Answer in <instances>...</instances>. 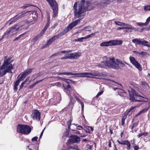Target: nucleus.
<instances>
[{
  "mask_svg": "<svg viewBox=\"0 0 150 150\" xmlns=\"http://www.w3.org/2000/svg\"><path fill=\"white\" fill-rule=\"evenodd\" d=\"M123 42L121 40H111L109 41L102 42L100 44L101 46H109L120 45Z\"/></svg>",
  "mask_w": 150,
  "mask_h": 150,
  "instance_id": "obj_8",
  "label": "nucleus"
},
{
  "mask_svg": "<svg viewBox=\"0 0 150 150\" xmlns=\"http://www.w3.org/2000/svg\"><path fill=\"white\" fill-rule=\"evenodd\" d=\"M58 54H60V52H59L55 53L54 54H52L50 57V58L52 57H53L56 56L58 55Z\"/></svg>",
  "mask_w": 150,
  "mask_h": 150,
  "instance_id": "obj_47",
  "label": "nucleus"
},
{
  "mask_svg": "<svg viewBox=\"0 0 150 150\" xmlns=\"http://www.w3.org/2000/svg\"><path fill=\"white\" fill-rule=\"evenodd\" d=\"M125 92L124 90L119 88L118 90V94L120 96H122L123 93H125Z\"/></svg>",
  "mask_w": 150,
  "mask_h": 150,
  "instance_id": "obj_32",
  "label": "nucleus"
},
{
  "mask_svg": "<svg viewBox=\"0 0 150 150\" xmlns=\"http://www.w3.org/2000/svg\"><path fill=\"white\" fill-rule=\"evenodd\" d=\"M138 124V122H136L134 123L133 124L131 125L130 126L131 129L132 130L134 127H136Z\"/></svg>",
  "mask_w": 150,
  "mask_h": 150,
  "instance_id": "obj_35",
  "label": "nucleus"
},
{
  "mask_svg": "<svg viewBox=\"0 0 150 150\" xmlns=\"http://www.w3.org/2000/svg\"><path fill=\"white\" fill-rule=\"evenodd\" d=\"M95 33H92L88 35H87L85 37H81L80 38H78V42H83V40L84 39H87L88 38H90L91 37H93L94 36Z\"/></svg>",
  "mask_w": 150,
  "mask_h": 150,
  "instance_id": "obj_19",
  "label": "nucleus"
},
{
  "mask_svg": "<svg viewBox=\"0 0 150 150\" xmlns=\"http://www.w3.org/2000/svg\"><path fill=\"white\" fill-rule=\"evenodd\" d=\"M16 128L18 133L26 135L29 134L32 130L29 126L26 125L18 124L17 125Z\"/></svg>",
  "mask_w": 150,
  "mask_h": 150,
  "instance_id": "obj_5",
  "label": "nucleus"
},
{
  "mask_svg": "<svg viewBox=\"0 0 150 150\" xmlns=\"http://www.w3.org/2000/svg\"><path fill=\"white\" fill-rule=\"evenodd\" d=\"M17 25H16L13 26L12 28H11L10 29V30H11L12 33H13L14 32H16L17 31L19 28V27H17Z\"/></svg>",
  "mask_w": 150,
  "mask_h": 150,
  "instance_id": "obj_24",
  "label": "nucleus"
},
{
  "mask_svg": "<svg viewBox=\"0 0 150 150\" xmlns=\"http://www.w3.org/2000/svg\"><path fill=\"white\" fill-rule=\"evenodd\" d=\"M14 65H13L12 64H10V61L6 59L4 61L2 65L0 67V69L1 70H3L4 69H7L9 67H12L11 70L13 69Z\"/></svg>",
  "mask_w": 150,
  "mask_h": 150,
  "instance_id": "obj_12",
  "label": "nucleus"
},
{
  "mask_svg": "<svg viewBox=\"0 0 150 150\" xmlns=\"http://www.w3.org/2000/svg\"><path fill=\"white\" fill-rule=\"evenodd\" d=\"M80 103L81 105L82 110L83 111L84 109V104L81 101H80Z\"/></svg>",
  "mask_w": 150,
  "mask_h": 150,
  "instance_id": "obj_50",
  "label": "nucleus"
},
{
  "mask_svg": "<svg viewBox=\"0 0 150 150\" xmlns=\"http://www.w3.org/2000/svg\"><path fill=\"white\" fill-rule=\"evenodd\" d=\"M141 45L144 46H147L148 47H150V44L149 42L143 39H142Z\"/></svg>",
  "mask_w": 150,
  "mask_h": 150,
  "instance_id": "obj_23",
  "label": "nucleus"
},
{
  "mask_svg": "<svg viewBox=\"0 0 150 150\" xmlns=\"http://www.w3.org/2000/svg\"><path fill=\"white\" fill-rule=\"evenodd\" d=\"M33 69V68L26 69L21 74V76L24 79L28 75L30 74L32 72Z\"/></svg>",
  "mask_w": 150,
  "mask_h": 150,
  "instance_id": "obj_16",
  "label": "nucleus"
},
{
  "mask_svg": "<svg viewBox=\"0 0 150 150\" xmlns=\"http://www.w3.org/2000/svg\"><path fill=\"white\" fill-rule=\"evenodd\" d=\"M47 22L46 24L50 25V14L48 13H47Z\"/></svg>",
  "mask_w": 150,
  "mask_h": 150,
  "instance_id": "obj_36",
  "label": "nucleus"
},
{
  "mask_svg": "<svg viewBox=\"0 0 150 150\" xmlns=\"http://www.w3.org/2000/svg\"><path fill=\"white\" fill-rule=\"evenodd\" d=\"M82 18H79L75 21H73L69 24L67 27L65 28L63 31L58 34L57 35H54L52 37V38L50 39L48 42H51L55 40L58 39L59 38L64 35L66 33L70 31L73 28L80 22Z\"/></svg>",
  "mask_w": 150,
  "mask_h": 150,
  "instance_id": "obj_1",
  "label": "nucleus"
},
{
  "mask_svg": "<svg viewBox=\"0 0 150 150\" xmlns=\"http://www.w3.org/2000/svg\"><path fill=\"white\" fill-rule=\"evenodd\" d=\"M128 92L129 96V100L132 101H135L138 102H141V100H135V97L137 96L140 97L144 98L143 97L141 96L137 92L132 88L130 90H128Z\"/></svg>",
  "mask_w": 150,
  "mask_h": 150,
  "instance_id": "obj_7",
  "label": "nucleus"
},
{
  "mask_svg": "<svg viewBox=\"0 0 150 150\" xmlns=\"http://www.w3.org/2000/svg\"><path fill=\"white\" fill-rule=\"evenodd\" d=\"M127 118V116L126 115H124L122 116L121 119V123L122 125L124 127L125 126V120Z\"/></svg>",
  "mask_w": 150,
  "mask_h": 150,
  "instance_id": "obj_30",
  "label": "nucleus"
},
{
  "mask_svg": "<svg viewBox=\"0 0 150 150\" xmlns=\"http://www.w3.org/2000/svg\"><path fill=\"white\" fill-rule=\"evenodd\" d=\"M43 80V79L41 80H40L37 81H36V82L34 83V84L35 85H36V84H38L39 83H40V82H41Z\"/></svg>",
  "mask_w": 150,
  "mask_h": 150,
  "instance_id": "obj_62",
  "label": "nucleus"
},
{
  "mask_svg": "<svg viewBox=\"0 0 150 150\" xmlns=\"http://www.w3.org/2000/svg\"><path fill=\"white\" fill-rule=\"evenodd\" d=\"M45 32V31L42 29L40 33V34H39L41 37L42 36V35L44 34V33Z\"/></svg>",
  "mask_w": 150,
  "mask_h": 150,
  "instance_id": "obj_57",
  "label": "nucleus"
},
{
  "mask_svg": "<svg viewBox=\"0 0 150 150\" xmlns=\"http://www.w3.org/2000/svg\"><path fill=\"white\" fill-rule=\"evenodd\" d=\"M144 9H150V5L145 6L144 7Z\"/></svg>",
  "mask_w": 150,
  "mask_h": 150,
  "instance_id": "obj_55",
  "label": "nucleus"
},
{
  "mask_svg": "<svg viewBox=\"0 0 150 150\" xmlns=\"http://www.w3.org/2000/svg\"><path fill=\"white\" fill-rule=\"evenodd\" d=\"M145 98L146 100H144L143 99H141V102H147L148 101V99L147 98Z\"/></svg>",
  "mask_w": 150,
  "mask_h": 150,
  "instance_id": "obj_52",
  "label": "nucleus"
},
{
  "mask_svg": "<svg viewBox=\"0 0 150 150\" xmlns=\"http://www.w3.org/2000/svg\"><path fill=\"white\" fill-rule=\"evenodd\" d=\"M150 21V16L149 17L146 19V22L145 23V24L146 25H147Z\"/></svg>",
  "mask_w": 150,
  "mask_h": 150,
  "instance_id": "obj_44",
  "label": "nucleus"
},
{
  "mask_svg": "<svg viewBox=\"0 0 150 150\" xmlns=\"http://www.w3.org/2000/svg\"><path fill=\"white\" fill-rule=\"evenodd\" d=\"M72 51L71 50H69V51H66V50H63L60 52H60V54H61V53H65L67 54L69 52H71Z\"/></svg>",
  "mask_w": 150,
  "mask_h": 150,
  "instance_id": "obj_40",
  "label": "nucleus"
},
{
  "mask_svg": "<svg viewBox=\"0 0 150 150\" xmlns=\"http://www.w3.org/2000/svg\"><path fill=\"white\" fill-rule=\"evenodd\" d=\"M11 30H10V29L7 30L4 33V34L2 35L1 39L3 40L6 35H8L11 31Z\"/></svg>",
  "mask_w": 150,
  "mask_h": 150,
  "instance_id": "obj_27",
  "label": "nucleus"
},
{
  "mask_svg": "<svg viewBox=\"0 0 150 150\" xmlns=\"http://www.w3.org/2000/svg\"><path fill=\"white\" fill-rule=\"evenodd\" d=\"M70 59V55H69V56H67L64 57H62L60 58V59L62 60H63L64 59Z\"/></svg>",
  "mask_w": 150,
  "mask_h": 150,
  "instance_id": "obj_48",
  "label": "nucleus"
},
{
  "mask_svg": "<svg viewBox=\"0 0 150 150\" xmlns=\"http://www.w3.org/2000/svg\"><path fill=\"white\" fill-rule=\"evenodd\" d=\"M115 59L114 57L110 58L108 59L105 61L101 62L100 66L101 67H104V66L109 67L110 68L115 69H121L120 67L115 61Z\"/></svg>",
  "mask_w": 150,
  "mask_h": 150,
  "instance_id": "obj_3",
  "label": "nucleus"
},
{
  "mask_svg": "<svg viewBox=\"0 0 150 150\" xmlns=\"http://www.w3.org/2000/svg\"><path fill=\"white\" fill-rule=\"evenodd\" d=\"M26 33L23 34H22L20 35H19L18 37H16V38L14 39L13 40V41H15L16 40H18L22 36H23L24 34H25Z\"/></svg>",
  "mask_w": 150,
  "mask_h": 150,
  "instance_id": "obj_38",
  "label": "nucleus"
},
{
  "mask_svg": "<svg viewBox=\"0 0 150 150\" xmlns=\"http://www.w3.org/2000/svg\"><path fill=\"white\" fill-rule=\"evenodd\" d=\"M115 23L116 25H120V26H122V25H128L127 24H126L125 23H122V22H119L115 21Z\"/></svg>",
  "mask_w": 150,
  "mask_h": 150,
  "instance_id": "obj_37",
  "label": "nucleus"
},
{
  "mask_svg": "<svg viewBox=\"0 0 150 150\" xmlns=\"http://www.w3.org/2000/svg\"><path fill=\"white\" fill-rule=\"evenodd\" d=\"M49 25L47 24H46L45 26L44 27L43 30L45 31H46V30H47L48 27L49 26Z\"/></svg>",
  "mask_w": 150,
  "mask_h": 150,
  "instance_id": "obj_51",
  "label": "nucleus"
},
{
  "mask_svg": "<svg viewBox=\"0 0 150 150\" xmlns=\"http://www.w3.org/2000/svg\"><path fill=\"white\" fill-rule=\"evenodd\" d=\"M116 61L117 62L118 64L119 65H119H120V66L121 67H125V64H126L127 65H129L125 61H123V62H122V61L118 59H116Z\"/></svg>",
  "mask_w": 150,
  "mask_h": 150,
  "instance_id": "obj_20",
  "label": "nucleus"
},
{
  "mask_svg": "<svg viewBox=\"0 0 150 150\" xmlns=\"http://www.w3.org/2000/svg\"><path fill=\"white\" fill-rule=\"evenodd\" d=\"M49 3L52 9H58V5L55 0H46Z\"/></svg>",
  "mask_w": 150,
  "mask_h": 150,
  "instance_id": "obj_14",
  "label": "nucleus"
},
{
  "mask_svg": "<svg viewBox=\"0 0 150 150\" xmlns=\"http://www.w3.org/2000/svg\"><path fill=\"white\" fill-rule=\"evenodd\" d=\"M29 80V79L28 78H27L26 79L23 81V83L25 84H26L27 83V82Z\"/></svg>",
  "mask_w": 150,
  "mask_h": 150,
  "instance_id": "obj_64",
  "label": "nucleus"
},
{
  "mask_svg": "<svg viewBox=\"0 0 150 150\" xmlns=\"http://www.w3.org/2000/svg\"><path fill=\"white\" fill-rule=\"evenodd\" d=\"M69 134V132L67 130L64 132V135L65 137H67Z\"/></svg>",
  "mask_w": 150,
  "mask_h": 150,
  "instance_id": "obj_45",
  "label": "nucleus"
},
{
  "mask_svg": "<svg viewBox=\"0 0 150 150\" xmlns=\"http://www.w3.org/2000/svg\"><path fill=\"white\" fill-rule=\"evenodd\" d=\"M83 130L85 131L86 133H88L90 134L91 133L89 129V128H86V129H83Z\"/></svg>",
  "mask_w": 150,
  "mask_h": 150,
  "instance_id": "obj_43",
  "label": "nucleus"
},
{
  "mask_svg": "<svg viewBox=\"0 0 150 150\" xmlns=\"http://www.w3.org/2000/svg\"><path fill=\"white\" fill-rule=\"evenodd\" d=\"M24 79L21 76L17 80L15 81L14 83V85L18 86L19 85L20 82L24 80Z\"/></svg>",
  "mask_w": 150,
  "mask_h": 150,
  "instance_id": "obj_25",
  "label": "nucleus"
},
{
  "mask_svg": "<svg viewBox=\"0 0 150 150\" xmlns=\"http://www.w3.org/2000/svg\"><path fill=\"white\" fill-rule=\"evenodd\" d=\"M117 142L119 144L122 145H126L127 144L128 141L127 140L122 141V142H120L119 140H117Z\"/></svg>",
  "mask_w": 150,
  "mask_h": 150,
  "instance_id": "obj_31",
  "label": "nucleus"
},
{
  "mask_svg": "<svg viewBox=\"0 0 150 150\" xmlns=\"http://www.w3.org/2000/svg\"><path fill=\"white\" fill-rule=\"evenodd\" d=\"M41 37V36L39 34H38L36 36L33 38L32 39V41L34 42H36L37 40Z\"/></svg>",
  "mask_w": 150,
  "mask_h": 150,
  "instance_id": "obj_28",
  "label": "nucleus"
},
{
  "mask_svg": "<svg viewBox=\"0 0 150 150\" xmlns=\"http://www.w3.org/2000/svg\"><path fill=\"white\" fill-rule=\"evenodd\" d=\"M129 59L130 62L139 70L140 71L142 70V68L140 65L134 57L130 56L129 57Z\"/></svg>",
  "mask_w": 150,
  "mask_h": 150,
  "instance_id": "obj_13",
  "label": "nucleus"
},
{
  "mask_svg": "<svg viewBox=\"0 0 150 150\" xmlns=\"http://www.w3.org/2000/svg\"><path fill=\"white\" fill-rule=\"evenodd\" d=\"M148 105L149 106L148 108L144 109L140 111V112H141L142 113L146 112L148 111L149 107H150V102L149 103Z\"/></svg>",
  "mask_w": 150,
  "mask_h": 150,
  "instance_id": "obj_33",
  "label": "nucleus"
},
{
  "mask_svg": "<svg viewBox=\"0 0 150 150\" xmlns=\"http://www.w3.org/2000/svg\"><path fill=\"white\" fill-rule=\"evenodd\" d=\"M108 146L109 147H111V142L110 140H108Z\"/></svg>",
  "mask_w": 150,
  "mask_h": 150,
  "instance_id": "obj_63",
  "label": "nucleus"
},
{
  "mask_svg": "<svg viewBox=\"0 0 150 150\" xmlns=\"http://www.w3.org/2000/svg\"><path fill=\"white\" fill-rule=\"evenodd\" d=\"M142 136H144V137L147 136L148 134V133L147 132H144V133H142Z\"/></svg>",
  "mask_w": 150,
  "mask_h": 150,
  "instance_id": "obj_61",
  "label": "nucleus"
},
{
  "mask_svg": "<svg viewBox=\"0 0 150 150\" xmlns=\"http://www.w3.org/2000/svg\"><path fill=\"white\" fill-rule=\"evenodd\" d=\"M103 91H102L100 92H98V94H97V95L96 96V98H98V97L100 96L101 95V94H102L103 93Z\"/></svg>",
  "mask_w": 150,
  "mask_h": 150,
  "instance_id": "obj_42",
  "label": "nucleus"
},
{
  "mask_svg": "<svg viewBox=\"0 0 150 150\" xmlns=\"http://www.w3.org/2000/svg\"><path fill=\"white\" fill-rule=\"evenodd\" d=\"M139 149V147L137 145H135L134 147V150H138Z\"/></svg>",
  "mask_w": 150,
  "mask_h": 150,
  "instance_id": "obj_59",
  "label": "nucleus"
},
{
  "mask_svg": "<svg viewBox=\"0 0 150 150\" xmlns=\"http://www.w3.org/2000/svg\"><path fill=\"white\" fill-rule=\"evenodd\" d=\"M33 14H34L35 15H36V12L35 11H23L21 13H18V15H16L13 18H11L8 21H10L9 25H10L14 23L16 21L20 18L29 14H30V16L32 15V17H33Z\"/></svg>",
  "mask_w": 150,
  "mask_h": 150,
  "instance_id": "obj_4",
  "label": "nucleus"
},
{
  "mask_svg": "<svg viewBox=\"0 0 150 150\" xmlns=\"http://www.w3.org/2000/svg\"><path fill=\"white\" fill-rule=\"evenodd\" d=\"M41 76V74H40L39 73L36 74L34 76H35V79L37 78L39 76Z\"/></svg>",
  "mask_w": 150,
  "mask_h": 150,
  "instance_id": "obj_60",
  "label": "nucleus"
},
{
  "mask_svg": "<svg viewBox=\"0 0 150 150\" xmlns=\"http://www.w3.org/2000/svg\"><path fill=\"white\" fill-rule=\"evenodd\" d=\"M81 53L76 52L69 53V54L68 55H70V59H76L81 55Z\"/></svg>",
  "mask_w": 150,
  "mask_h": 150,
  "instance_id": "obj_18",
  "label": "nucleus"
},
{
  "mask_svg": "<svg viewBox=\"0 0 150 150\" xmlns=\"http://www.w3.org/2000/svg\"><path fill=\"white\" fill-rule=\"evenodd\" d=\"M137 24L138 25L140 26H144V25H146L145 24V23H143L141 22H138L137 23Z\"/></svg>",
  "mask_w": 150,
  "mask_h": 150,
  "instance_id": "obj_46",
  "label": "nucleus"
},
{
  "mask_svg": "<svg viewBox=\"0 0 150 150\" xmlns=\"http://www.w3.org/2000/svg\"><path fill=\"white\" fill-rule=\"evenodd\" d=\"M142 40V39L136 38L132 40L133 42L136 45H141Z\"/></svg>",
  "mask_w": 150,
  "mask_h": 150,
  "instance_id": "obj_22",
  "label": "nucleus"
},
{
  "mask_svg": "<svg viewBox=\"0 0 150 150\" xmlns=\"http://www.w3.org/2000/svg\"><path fill=\"white\" fill-rule=\"evenodd\" d=\"M140 54L142 56H146L147 54V53L146 52H144V51H142L140 53Z\"/></svg>",
  "mask_w": 150,
  "mask_h": 150,
  "instance_id": "obj_49",
  "label": "nucleus"
},
{
  "mask_svg": "<svg viewBox=\"0 0 150 150\" xmlns=\"http://www.w3.org/2000/svg\"><path fill=\"white\" fill-rule=\"evenodd\" d=\"M126 145L127 146L126 147V149H127V150H130L131 148V145L130 142L129 141H128Z\"/></svg>",
  "mask_w": 150,
  "mask_h": 150,
  "instance_id": "obj_39",
  "label": "nucleus"
},
{
  "mask_svg": "<svg viewBox=\"0 0 150 150\" xmlns=\"http://www.w3.org/2000/svg\"><path fill=\"white\" fill-rule=\"evenodd\" d=\"M75 10L74 11V18H76L82 16V14L86 12L87 10Z\"/></svg>",
  "mask_w": 150,
  "mask_h": 150,
  "instance_id": "obj_15",
  "label": "nucleus"
},
{
  "mask_svg": "<svg viewBox=\"0 0 150 150\" xmlns=\"http://www.w3.org/2000/svg\"><path fill=\"white\" fill-rule=\"evenodd\" d=\"M76 127H77V129H78L79 130L83 129V127L81 125H78V126H76Z\"/></svg>",
  "mask_w": 150,
  "mask_h": 150,
  "instance_id": "obj_53",
  "label": "nucleus"
},
{
  "mask_svg": "<svg viewBox=\"0 0 150 150\" xmlns=\"http://www.w3.org/2000/svg\"><path fill=\"white\" fill-rule=\"evenodd\" d=\"M90 6L94 7L92 5V2H89L88 1H86L85 0H81L78 4V9H86Z\"/></svg>",
  "mask_w": 150,
  "mask_h": 150,
  "instance_id": "obj_9",
  "label": "nucleus"
},
{
  "mask_svg": "<svg viewBox=\"0 0 150 150\" xmlns=\"http://www.w3.org/2000/svg\"><path fill=\"white\" fill-rule=\"evenodd\" d=\"M30 7H35L31 5L30 4H26L24 5L23 7H21L23 9H25ZM30 8H33L32 7H30Z\"/></svg>",
  "mask_w": 150,
  "mask_h": 150,
  "instance_id": "obj_34",
  "label": "nucleus"
},
{
  "mask_svg": "<svg viewBox=\"0 0 150 150\" xmlns=\"http://www.w3.org/2000/svg\"><path fill=\"white\" fill-rule=\"evenodd\" d=\"M130 27H124V29H125L126 30H125L124 31L125 32H132V30H134L135 31H137V29H136V28H134L132 27V26L129 25Z\"/></svg>",
  "mask_w": 150,
  "mask_h": 150,
  "instance_id": "obj_21",
  "label": "nucleus"
},
{
  "mask_svg": "<svg viewBox=\"0 0 150 150\" xmlns=\"http://www.w3.org/2000/svg\"><path fill=\"white\" fill-rule=\"evenodd\" d=\"M58 75H77L76 77H81V76H79L81 75H91L96 76H100L101 74L97 73V72H85L83 73H73L71 72H62L58 73Z\"/></svg>",
  "mask_w": 150,
  "mask_h": 150,
  "instance_id": "obj_6",
  "label": "nucleus"
},
{
  "mask_svg": "<svg viewBox=\"0 0 150 150\" xmlns=\"http://www.w3.org/2000/svg\"><path fill=\"white\" fill-rule=\"evenodd\" d=\"M70 139L67 140V144H70L79 142L80 138L77 135H71L70 136Z\"/></svg>",
  "mask_w": 150,
  "mask_h": 150,
  "instance_id": "obj_10",
  "label": "nucleus"
},
{
  "mask_svg": "<svg viewBox=\"0 0 150 150\" xmlns=\"http://www.w3.org/2000/svg\"><path fill=\"white\" fill-rule=\"evenodd\" d=\"M52 37L50 38V39H49L48 41H47V42H46V43H45V46H42V47H41V49H43L44 48L47 46H49L50 45H51L52 44V43L54 42L56 40H55L54 41H53L52 42H48L49 40L51 39H52Z\"/></svg>",
  "mask_w": 150,
  "mask_h": 150,
  "instance_id": "obj_29",
  "label": "nucleus"
},
{
  "mask_svg": "<svg viewBox=\"0 0 150 150\" xmlns=\"http://www.w3.org/2000/svg\"><path fill=\"white\" fill-rule=\"evenodd\" d=\"M62 80L64 81L63 84L64 91L69 96H71L72 92L74 91V88L71 86V84H74L76 82L71 80L62 78Z\"/></svg>",
  "mask_w": 150,
  "mask_h": 150,
  "instance_id": "obj_2",
  "label": "nucleus"
},
{
  "mask_svg": "<svg viewBox=\"0 0 150 150\" xmlns=\"http://www.w3.org/2000/svg\"><path fill=\"white\" fill-rule=\"evenodd\" d=\"M24 85V84L23 83V82L22 83L21 85L20 86L19 90H20L23 88Z\"/></svg>",
  "mask_w": 150,
  "mask_h": 150,
  "instance_id": "obj_58",
  "label": "nucleus"
},
{
  "mask_svg": "<svg viewBox=\"0 0 150 150\" xmlns=\"http://www.w3.org/2000/svg\"><path fill=\"white\" fill-rule=\"evenodd\" d=\"M77 2H76L74 4V9H77Z\"/></svg>",
  "mask_w": 150,
  "mask_h": 150,
  "instance_id": "obj_54",
  "label": "nucleus"
},
{
  "mask_svg": "<svg viewBox=\"0 0 150 150\" xmlns=\"http://www.w3.org/2000/svg\"><path fill=\"white\" fill-rule=\"evenodd\" d=\"M13 69L12 67H9L7 69H5L2 72L1 71V70L0 69V77H1L5 75L7 72L12 73L11 69Z\"/></svg>",
  "mask_w": 150,
  "mask_h": 150,
  "instance_id": "obj_17",
  "label": "nucleus"
},
{
  "mask_svg": "<svg viewBox=\"0 0 150 150\" xmlns=\"http://www.w3.org/2000/svg\"><path fill=\"white\" fill-rule=\"evenodd\" d=\"M31 116L33 120L39 121L40 119L41 113L38 110H33Z\"/></svg>",
  "mask_w": 150,
  "mask_h": 150,
  "instance_id": "obj_11",
  "label": "nucleus"
},
{
  "mask_svg": "<svg viewBox=\"0 0 150 150\" xmlns=\"http://www.w3.org/2000/svg\"><path fill=\"white\" fill-rule=\"evenodd\" d=\"M58 10H53V17H55L58 14Z\"/></svg>",
  "mask_w": 150,
  "mask_h": 150,
  "instance_id": "obj_41",
  "label": "nucleus"
},
{
  "mask_svg": "<svg viewBox=\"0 0 150 150\" xmlns=\"http://www.w3.org/2000/svg\"><path fill=\"white\" fill-rule=\"evenodd\" d=\"M72 120L73 118L72 117H70V120L69 121H68L67 122V125L68 126V128L69 130H70V127L71 125V123L72 121Z\"/></svg>",
  "mask_w": 150,
  "mask_h": 150,
  "instance_id": "obj_26",
  "label": "nucleus"
},
{
  "mask_svg": "<svg viewBox=\"0 0 150 150\" xmlns=\"http://www.w3.org/2000/svg\"><path fill=\"white\" fill-rule=\"evenodd\" d=\"M38 139V137H35L33 138L32 139V141H37V139Z\"/></svg>",
  "mask_w": 150,
  "mask_h": 150,
  "instance_id": "obj_56",
  "label": "nucleus"
}]
</instances>
